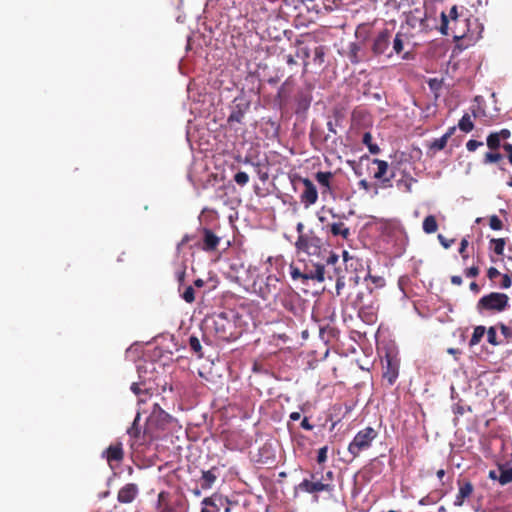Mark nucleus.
I'll return each mask as SVG.
<instances>
[{
  "instance_id": "f257e3e1",
  "label": "nucleus",
  "mask_w": 512,
  "mask_h": 512,
  "mask_svg": "<svg viewBox=\"0 0 512 512\" xmlns=\"http://www.w3.org/2000/svg\"><path fill=\"white\" fill-rule=\"evenodd\" d=\"M295 248L298 253H305L315 256L327 263V266H334L339 263V256L328 250L321 238L314 231L310 230L305 235L297 237Z\"/></svg>"
},
{
  "instance_id": "f03ea898",
  "label": "nucleus",
  "mask_w": 512,
  "mask_h": 512,
  "mask_svg": "<svg viewBox=\"0 0 512 512\" xmlns=\"http://www.w3.org/2000/svg\"><path fill=\"white\" fill-rule=\"evenodd\" d=\"M174 422L175 419L155 403L147 419L145 433L151 438H159L160 433L168 430Z\"/></svg>"
},
{
  "instance_id": "7ed1b4c3",
  "label": "nucleus",
  "mask_w": 512,
  "mask_h": 512,
  "mask_svg": "<svg viewBox=\"0 0 512 512\" xmlns=\"http://www.w3.org/2000/svg\"><path fill=\"white\" fill-rule=\"evenodd\" d=\"M509 296L505 293L490 292L482 296L477 304L478 313H501L509 308Z\"/></svg>"
},
{
  "instance_id": "20e7f679",
  "label": "nucleus",
  "mask_w": 512,
  "mask_h": 512,
  "mask_svg": "<svg viewBox=\"0 0 512 512\" xmlns=\"http://www.w3.org/2000/svg\"><path fill=\"white\" fill-rule=\"evenodd\" d=\"M333 478L334 473L331 470L327 471L325 475H322L320 479L318 478L317 472L312 473L311 480L304 479L299 483L298 489L309 494L318 492L331 493L334 491Z\"/></svg>"
},
{
  "instance_id": "39448f33",
  "label": "nucleus",
  "mask_w": 512,
  "mask_h": 512,
  "mask_svg": "<svg viewBox=\"0 0 512 512\" xmlns=\"http://www.w3.org/2000/svg\"><path fill=\"white\" fill-rule=\"evenodd\" d=\"M471 20H462L450 23L445 12L441 13L440 32L443 35H452L454 39L460 40L464 38L472 39L474 33L470 30Z\"/></svg>"
},
{
  "instance_id": "423d86ee",
  "label": "nucleus",
  "mask_w": 512,
  "mask_h": 512,
  "mask_svg": "<svg viewBox=\"0 0 512 512\" xmlns=\"http://www.w3.org/2000/svg\"><path fill=\"white\" fill-rule=\"evenodd\" d=\"M377 436L378 432L370 426L358 431L348 445V453L352 458H357L361 452L368 450L372 446V442Z\"/></svg>"
},
{
  "instance_id": "0eeeda50",
  "label": "nucleus",
  "mask_w": 512,
  "mask_h": 512,
  "mask_svg": "<svg viewBox=\"0 0 512 512\" xmlns=\"http://www.w3.org/2000/svg\"><path fill=\"white\" fill-rule=\"evenodd\" d=\"M211 319L218 339L232 341L237 338L235 323L227 317L226 313L215 314Z\"/></svg>"
},
{
  "instance_id": "6e6552de",
  "label": "nucleus",
  "mask_w": 512,
  "mask_h": 512,
  "mask_svg": "<svg viewBox=\"0 0 512 512\" xmlns=\"http://www.w3.org/2000/svg\"><path fill=\"white\" fill-rule=\"evenodd\" d=\"M363 298L364 294L358 293L356 299L353 301V306L357 309L358 316L363 322L366 324H374L377 320L378 307L373 302L365 304Z\"/></svg>"
},
{
  "instance_id": "1a4fd4ad",
  "label": "nucleus",
  "mask_w": 512,
  "mask_h": 512,
  "mask_svg": "<svg viewBox=\"0 0 512 512\" xmlns=\"http://www.w3.org/2000/svg\"><path fill=\"white\" fill-rule=\"evenodd\" d=\"M303 283H306L308 280H313L317 282H323L327 276L328 279L332 280L333 276L331 275L330 266H327L326 262L317 261L309 267L305 266L303 270Z\"/></svg>"
},
{
  "instance_id": "9d476101",
  "label": "nucleus",
  "mask_w": 512,
  "mask_h": 512,
  "mask_svg": "<svg viewBox=\"0 0 512 512\" xmlns=\"http://www.w3.org/2000/svg\"><path fill=\"white\" fill-rule=\"evenodd\" d=\"M202 504L204 507L201 509V512H219L222 507L225 512H230V501L228 498L217 493L204 498Z\"/></svg>"
},
{
  "instance_id": "9b49d317",
  "label": "nucleus",
  "mask_w": 512,
  "mask_h": 512,
  "mask_svg": "<svg viewBox=\"0 0 512 512\" xmlns=\"http://www.w3.org/2000/svg\"><path fill=\"white\" fill-rule=\"evenodd\" d=\"M385 361L386 364L383 367L382 377L383 380L386 381L387 385L392 386L399 375V361L389 354L386 355Z\"/></svg>"
},
{
  "instance_id": "f8f14e48",
  "label": "nucleus",
  "mask_w": 512,
  "mask_h": 512,
  "mask_svg": "<svg viewBox=\"0 0 512 512\" xmlns=\"http://www.w3.org/2000/svg\"><path fill=\"white\" fill-rule=\"evenodd\" d=\"M302 184L304 189L300 195V200L305 205V207H309L317 202L318 192L316 186L310 179L303 178Z\"/></svg>"
},
{
  "instance_id": "ddd939ff",
  "label": "nucleus",
  "mask_w": 512,
  "mask_h": 512,
  "mask_svg": "<svg viewBox=\"0 0 512 512\" xmlns=\"http://www.w3.org/2000/svg\"><path fill=\"white\" fill-rule=\"evenodd\" d=\"M221 238L217 236L211 229H202V243L199 248L205 252H213L217 250L220 244Z\"/></svg>"
},
{
  "instance_id": "4468645a",
  "label": "nucleus",
  "mask_w": 512,
  "mask_h": 512,
  "mask_svg": "<svg viewBox=\"0 0 512 512\" xmlns=\"http://www.w3.org/2000/svg\"><path fill=\"white\" fill-rule=\"evenodd\" d=\"M391 41V32L388 29L380 31L373 40L372 51L375 55L384 54Z\"/></svg>"
},
{
  "instance_id": "2eb2a0df",
  "label": "nucleus",
  "mask_w": 512,
  "mask_h": 512,
  "mask_svg": "<svg viewBox=\"0 0 512 512\" xmlns=\"http://www.w3.org/2000/svg\"><path fill=\"white\" fill-rule=\"evenodd\" d=\"M249 107V102H244L242 100L237 102V99H235L231 113L227 119L228 124L232 126L234 123H242L246 112L249 110Z\"/></svg>"
},
{
  "instance_id": "dca6fc26",
  "label": "nucleus",
  "mask_w": 512,
  "mask_h": 512,
  "mask_svg": "<svg viewBox=\"0 0 512 512\" xmlns=\"http://www.w3.org/2000/svg\"><path fill=\"white\" fill-rule=\"evenodd\" d=\"M458 484V493L454 500V506L461 507L463 506L466 499H468L474 492V486L469 480H461L457 481Z\"/></svg>"
},
{
  "instance_id": "f3484780",
  "label": "nucleus",
  "mask_w": 512,
  "mask_h": 512,
  "mask_svg": "<svg viewBox=\"0 0 512 512\" xmlns=\"http://www.w3.org/2000/svg\"><path fill=\"white\" fill-rule=\"evenodd\" d=\"M103 456L106 458L109 466L113 468V463H120L124 458V451L121 442L111 444L104 452Z\"/></svg>"
},
{
  "instance_id": "a211bd4d",
  "label": "nucleus",
  "mask_w": 512,
  "mask_h": 512,
  "mask_svg": "<svg viewBox=\"0 0 512 512\" xmlns=\"http://www.w3.org/2000/svg\"><path fill=\"white\" fill-rule=\"evenodd\" d=\"M138 493V486L134 483H128L118 491L117 500L122 504H129L136 499Z\"/></svg>"
},
{
  "instance_id": "6ab92c4d",
  "label": "nucleus",
  "mask_w": 512,
  "mask_h": 512,
  "mask_svg": "<svg viewBox=\"0 0 512 512\" xmlns=\"http://www.w3.org/2000/svg\"><path fill=\"white\" fill-rule=\"evenodd\" d=\"M374 164L377 165L378 169L374 174V178L377 180H381L383 187H390L391 186V177H385L389 165L386 161L381 159H373L372 161Z\"/></svg>"
},
{
  "instance_id": "aec40b11",
  "label": "nucleus",
  "mask_w": 512,
  "mask_h": 512,
  "mask_svg": "<svg viewBox=\"0 0 512 512\" xmlns=\"http://www.w3.org/2000/svg\"><path fill=\"white\" fill-rule=\"evenodd\" d=\"M325 229L335 237L341 236L343 239H348L350 236V229L343 222L327 224Z\"/></svg>"
},
{
  "instance_id": "412c9836",
  "label": "nucleus",
  "mask_w": 512,
  "mask_h": 512,
  "mask_svg": "<svg viewBox=\"0 0 512 512\" xmlns=\"http://www.w3.org/2000/svg\"><path fill=\"white\" fill-rule=\"evenodd\" d=\"M334 177V174L330 171L322 172L319 171L315 174L316 181L320 184L321 187L324 188L323 193L331 191V180Z\"/></svg>"
},
{
  "instance_id": "4be33fe9",
  "label": "nucleus",
  "mask_w": 512,
  "mask_h": 512,
  "mask_svg": "<svg viewBox=\"0 0 512 512\" xmlns=\"http://www.w3.org/2000/svg\"><path fill=\"white\" fill-rule=\"evenodd\" d=\"M216 470L217 469L215 467H213L210 470L202 471V476H201L202 489H209L212 487V485L214 484V482L217 479V475L215 474Z\"/></svg>"
},
{
  "instance_id": "5701e85b",
  "label": "nucleus",
  "mask_w": 512,
  "mask_h": 512,
  "mask_svg": "<svg viewBox=\"0 0 512 512\" xmlns=\"http://www.w3.org/2000/svg\"><path fill=\"white\" fill-rule=\"evenodd\" d=\"M455 130V127H450L442 137L434 139L430 147L435 150L444 149L447 145L449 138L454 134Z\"/></svg>"
},
{
  "instance_id": "b1692460",
  "label": "nucleus",
  "mask_w": 512,
  "mask_h": 512,
  "mask_svg": "<svg viewBox=\"0 0 512 512\" xmlns=\"http://www.w3.org/2000/svg\"><path fill=\"white\" fill-rule=\"evenodd\" d=\"M498 470L500 472L498 482L501 485H507L512 482V467H507L505 464H498Z\"/></svg>"
},
{
  "instance_id": "393cba45",
  "label": "nucleus",
  "mask_w": 512,
  "mask_h": 512,
  "mask_svg": "<svg viewBox=\"0 0 512 512\" xmlns=\"http://www.w3.org/2000/svg\"><path fill=\"white\" fill-rule=\"evenodd\" d=\"M330 271H331V275L333 276V279L335 278V280H336V287H335L336 294L340 295L341 290L345 286L344 276L340 275V270L338 267H336V265L330 266Z\"/></svg>"
},
{
  "instance_id": "a878e982",
  "label": "nucleus",
  "mask_w": 512,
  "mask_h": 512,
  "mask_svg": "<svg viewBox=\"0 0 512 512\" xmlns=\"http://www.w3.org/2000/svg\"><path fill=\"white\" fill-rule=\"evenodd\" d=\"M422 227H423V231L427 234L435 233L438 229V224H437L435 216L428 215L427 217H425L423 220Z\"/></svg>"
},
{
  "instance_id": "bb28decb",
  "label": "nucleus",
  "mask_w": 512,
  "mask_h": 512,
  "mask_svg": "<svg viewBox=\"0 0 512 512\" xmlns=\"http://www.w3.org/2000/svg\"><path fill=\"white\" fill-rule=\"evenodd\" d=\"M485 333H486L485 326H482V325L476 326L474 328L472 336L469 340V345L472 347V346L479 344L481 342L483 336L485 335Z\"/></svg>"
},
{
  "instance_id": "cd10ccee",
  "label": "nucleus",
  "mask_w": 512,
  "mask_h": 512,
  "mask_svg": "<svg viewBox=\"0 0 512 512\" xmlns=\"http://www.w3.org/2000/svg\"><path fill=\"white\" fill-rule=\"evenodd\" d=\"M487 334V341L492 346H499L503 344L502 340H499L497 337V325L491 326L488 329H486Z\"/></svg>"
},
{
  "instance_id": "c85d7f7f",
  "label": "nucleus",
  "mask_w": 512,
  "mask_h": 512,
  "mask_svg": "<svg viewBox=\"0 0 512 512\" xmlns=\"http://www.w3.org/2000/svg\"><path fill=\"white\" fill-rule=\"evenodd\" d=\"M458 127L463 132H470L474 128V124L471 120V117L469 114H464L462 118L459 120Z\"/></svg>"
},
{
  "instance_id": "c756f323",
  "label": "nucleus",
  "mask_w": 512,
  "mask_h": 512,
  "mask_svg": "<svg viewBox=\"0 0 512 512\" xmlns=\"http://www.w3.org/2000/svg\"><path fill=\"white\" fill-rule=\"evenodd\" d=\"M486 143L489 149L498 150L501 147V139L497 132H492L487 136Z\"/></svg>"
},
{
  "instance_id": "7c9ffc66",
  "label": "nucleus",
  "mask_w": 512,
  "mask_h": 512,
  "mask_svg": "<svg viewBox=\"0 0 512 512\" xmlns=\"http://www.w3.org/2000/svg\"><path fill=\"white\" fill-rule=\"evenodd\" d=\"M325 56H326L325 46H322V45L317 46L314 49V57H313L314 64H316L318 66H322L325 62Z\"/></svg>"
},
{
  "instance_id": "2f4dec72",
  "label": "nucleus",
  "mask_w": 512,
  "mask_h": 512,
  "mask_svg": "<svg viewBox=\"0 0 512 512\" xmlns=\"http://www.w3.org/2000/svg\"><path fill=\"white\" fill-rule=\"evenodd\" d=\"M491 247L495 254L501 256L504 254L505 239L504 238H493L490 240Z\"/></svg>"
},
{
  "instance_id": "473e14b6",
  "label": "nucleus",
  "mask_w": 512,
  "mask_h": 512,
  "mask_svg": "<svg viewBox=\"0 0 512 512\" xmlns=\"http://www.w3.org/2000/svg\"><path fill=\"white\" fill-rule=\"evenodd\" d=\"M189 347L199 358L203 356L202 346L198 337L194 335L189 337Z\"/></svg>"
},
{
  "instance_id": "72a5a7b5",
  "label": "nucleus",
  "mask_w": 512,
  "mask_h": 512,
  "mask_svg": "<svg viewBox=\"0 0 512 512\" xmlns=\"http://www.w3.org/2000/svg\"><path fill=\"white\" fill-rule=\"evenodd\" d=\"M169 498H170L169 492L161 491L158 494L157 510H160L161 508H164L165 506L170 507L171 504H170Z\"/></svg>"
},
{
  "instance_id": "f704fd0d",
  "label": "nucleus",
  "mask_w": 512,
  "mask_h": 512,
  "mask_svg": "<svg viewBox=\"0 0 512 512\" xmlns=\"http://www.w3.org/2000/svg\"><path fill=\"white\" fill-rule=\"evenodd\" d=\"M404 47V34L398 32L393 39V51L400 54Z\"/></svg>"
},
{
  "instance_id": "c9c22d12",
  "label": "nucleus",
  "mask_w": 512,
  "mask_h": 512,
  "mask_svg": "<svg viewBox=\"0 0 512 512\" xmlns=\"http://www.w3.org/2000/svg\"><path fill=\"white\" fill-rule=\"evenodd\" d=\"M416 182V179H414L411 176H406L405 178H402L397 181V186L399 188H404L406 192H411L412 190V184Z\"/></svg>"
},
{
  "instance_id": "e433bc0d",
  "label": "nucleus",
  "mask_w": 512,
  "mask_h": 512,
  "mask_svg": "<svg viewBox=\"0 0 512 512\" xmlns=\"http://www.w3.org/2000/svg\"><path fill=\"white\" fill-rule=\"evenodd\" d=\"M502 159H503V156L499 152H487L484 155L483 162L485 164L497 163V162L501 161Z\"/></svg>"
},
{
  "instance_id": "4c0bfd02",
  "label": "nucleus",
  "mask_w": 512,
  "mask_h": 512,
  "mask_svg": "<svg viewBox=\"0 0 512 512\" xmlns=\"http://www.w3.org/2000/svg\"><path fill=\"white\" fill-rule=\"evenodd\" d=\"M139 414L136 416L135 420L132 423V426L127 430L128 435L131 438L137 439L141 434V429L138 425Z\"/></svg>"
},
{
  "instance_id": "58836bf2",
  "label": "nucleus",
  "mask_w": 512,
  "mask_h": 512,
  "mask_svg": "<svg viewBox=\"0 0 512 512\" xmlns=\"http://www.w3.org/2000/svg\"><path fill=\"white\" fill-rule=\"evenodd\" d=\"M360 51V47L356 43H352L349 49V59L353 64H357L360 62V58L358 57V53Z\"/></svg>"
},
{
  "instance_id": "ea45409f",
  "label": "nucleus",
  "mask_w": 512,
  "mask_h": 512,
  "mask_svg": "<svg viewBox=\"0 0 512 512\" xmlns=\"http://www.w3.org/2000/svg\"><path fill=\"white\" fill-rule=\"evenodd\" d=\"M497 328L500 329L501 334L503 335L506 342H509L512 339V329L509 326L500 322L497 324Z\"/></svg>"
},
{
  "instance_id": "a19ab883",
  "label": "nucleus",
  "mask_w": 512,
  "mask_h": 512,
  "mask_svg": "<svg viewBox=\"0 0 512 512\" xmlns=\"http://www.w3.org/2000/svg\"><path fill=\"white\" fill-rule=\"evenodd\" d=\"M234 181L240 186H245L249 182V175L246 172L239 171L234 175Z\"/></svg>"
},
{
  "instance_id": "79ce46f5",
  "label": "nucleus",
  "mask_w": 512,
  "mask_h": 512,
  "mask_svg": "<svg viewBox=\"0 0 512 512\" xmlns=\"http://www.w3.org/2000/svg\"><path fill=\"white\" fill-rule=\"evenodd\" d=\"M489 226L492 230L498 231L503 228V223L497 215H492L489 218Z\"/></svg>"
},
{
  "instance_id": "37998d69",
  "label": "nucleus",
  "mask_w": 512,
  "mask_h": 512,
  "mask_svg": "<svg viewBox=\"0 0 512 512\" xmlns=\"http://www.w3.org/2000/svg\"><path fill=\"white\" fill-rule=\"evenodd\" d=\"M182 298L187 302V303H192L194 302L195 300V291H194V288L192 286H187L185 288V290L183 291L182 293Z\"/></svg>"
},
{
  "instance_id": "c03bdc74",
  "label": "nucleus",
  "mask_w": 512,
  "mask_h": 512,
  "mask_svg": "<svg viewBox=\"0 0 512 512\" xmlns=\"http://www.w3.org/2000/svg\"><path fill=\"white\" fill-rule=\"evenodd\" d=\"M448 16V19L450 21V23H453V22H456V21H462V20H467L468 18H461L458 16V9H457V6L454 5L451 7L450 11H449V14H446Z\"/></svg>"
},
{
  "instance_id": "a18cd8bd",
  "label": "nucleus",
  "mask_w": 512,
  "mask_h": 512,
  "mask_svg": "<svg viewBox=\"0 0 512 512\" xmlns=\"http://www.w3.org/2000/svg\"><path fill=\"white\" fill-rule=\"evenodd\" d=\"M290 270H291V271H290V275H291V278H292L293 280H298V279H300V280L303 282V276H304V274H303V271H302L299 267L294 266V265H291V266H290Z\"/></svg>"
},
{
  "instance_id": "49530a36",
  "label": "nucleus",
  "mask_w": 512,
  "mask_h": 512,
  "mask_svg": "<svg viewBox=\"0 0 512 512\" xmlns=\"http://www.w3.org/2000/svg\"><path fill=\"white\" fill-rule=\"evenodd\" d=\"M327 453H328V446H323L318 450L317 453V462L318 464H323L327 461Z\"/></svg>"
},
{
  "instance_id": "de8ad7c7",
  "label": "nucleus",
  "mask_w": 512,
  "mask_h": 512,
  "mask_svg": "<svg viewBox=\"0 0 512 512\" xmlns=\"http://www.w3.org/2000/svg\"><path fill=\"white\" fill-rule=\"evenodd\" d=\"M468 245H469L468 239L463 238L460 243L459 253L464 260L468 259V257H469V255L467 254V251H466Z\"/></svg>"
},
{
  "instance_id": "09e8293b",
  "label": "nucleus",
  "mask_w": 512,
  "mask_h": 512,
  "mask_svg": "<svg viewBox=\"0 0 512 512\" xmlns=\"http://www.w3.org/2000/svg\"><path fill=\"white\" fill-rule=\"evenodd\" d=\"M483 145V142L481 141H477V140H474V139H471L469 140L467 143H466V148L468 151L470 152H474L476 151L479 147H481Z\"/></svg>"
},
{
  "instance_id": "8fccbe9b",
  "label": "nucleus",
  "mask_w": 512,
  "mask_h": 512,
  "mask_svg": "<svg viewBox=\"0 0 512 512\" xmlns=\"http://www.w3.org/2000/svg\"><path fill=\"white\" fill-rule=\"evenodd\" d=\"M511 285H512V276H510L508 274H503L502 280L500 283V287L503 289H508L511 287Z\"/></svg>"
},
{
  "instance_id": "3c124183",
  "label": "nucleus",
  "mask_w": 512,
  "mask_h": 512,
  "mask_svg": "<svg viewBox=\"0 0 512 512\" xmlns=\"http://www.w3.org/2000/svg\"><path fill=\"white\" fill-rule=\"evenodd\" d=\"M466 411H471L470 406H468L467 408H465V407H464L462 404H460V403H457V404H455V405L453 406V412H454V414H456V415H460V416H462V415H464V413H465Z\"/></svg>"
},
{
  "instance_id": "603ef678",
  "label": "nucleus",
  "mask_w": 512,
  "mask_h": 512,
  "mask_svg": "<svg viewBox=\"0 0 512 512\" xmlns=\"http://www.w3.org/2000/svg\"><path fill=\"white\" fill-rule=\"evenodd\" d=\"M479 268L477 266H471L470 268L465 269L464 274L466 277L474 278L479 275Z\"/></svg>"
},
{
  "instance_id": "864d4df0",
  "label": "nucleus",
  "mask_w": 512,
  "mask_h": 512,
  "mask_svg": "<svg viewBox=\"0 0 512 512\" xmlns=\"http://www.w3.org/2000/svg\"><path fill=\"white\" fill-rule=\"evenodd\" d=\"M438 500L439 498H434L432 495H427L419 501V504L423 506L430 505L436 503Z\"/></svg>"
},
{
  "instance_id": "5fc2aeb1",
  "label": "nucleus",
  "mask_w": 512,
  "mask_h": 512,
  "mask_svg": "<svg viewBox=\"0 0 512 512\" xmlns=\"http://www.w3.org/2000/svg\"><path fill=\"white\" fill-rule=\"evenodd\" d=\"M301 53H302V57L304 59V63H303V73H306L307 72V66H308V61L307 59L310 57V50L308 48H302L301 49Z\"/></svg>"
},
{
  "instance_id": "6e6d98bb",
  "label": "nucleus",
  "mask_w": 512,
  "mask_h": 512,
  "mask_svg": "<svg viewBox=\"0 0 512 512\" xmlns=\"http://www.w3.org/2000/svg\"><path fill=\"white\" fill-rule=\"evenodd\" d=\"M438 240L445 249L450 248L451 245L454 243V239L448 240L442 234L438 235Z\"/></svg>"
},
{
  "instance_id": "4d7b16f0",
  "label": "nucleus",
  "mask_w": 512,
  "mask_h": 512,
  "mask_svg": "<svg viewBox=\"0 0 512 512\" xmlns=\"http://www.w3.org/2000/svg\"><path fill=\"white\" fill-rule=\"evenodd\" d=\"M501 273L498 271L497 268L495 267H490L488 270H487V277L490 279V280H493L495 279L496 277L500 276Z\"/></svg>"
},
{
  "instance_id": "13d9d810",
  "label": "nucleus",
  "mask_w": 512,
  "mask_h": 512,
  "mask_svg": "<svg viewBox=\"0 0 512 512\" xmlns=\"http://www.w3.org/2000/svg\"><path fill=\"white\" fill-rule=\"evenodd\" d=\"M502 147H503L504 151L507 152V154H508L507 155L508 156V161L512 165V144L505 142L502 145Z\"/></svg>"
},
{
  "instance_id": "bf43d9fd",
  "label": "nucleus",
  "mask_w": 512,
  "mask_h": 512,
  "mask_svg": "<svg viewBox=\"0 0 512 512\" xmlns=\"http://www.w3.org/2000/svg\"><path fill=\"white\" fill-rule=\"evenodd\" d=\"M497 134L499 135L501 140H506V139L510 138L511 131L509 129L504 128V129H501L500 131H498Z\"/></svg>"
},
{
  "instance_id": "052dcab7",
  "label": "nucleus",
  "mask_w": 512,
  "mask_h": 512,
  "mask_svg": "<svg viewBox=\"0 0 512 512\" xmlns=\"http://www.w3.org/2000/svg\"><path fill=\"white\" fill-rule=\"evenodd\" d=\"M372 135L370 132H365L364 135H363V138H362V142L364 145H366L367 147H369V145H371L373 142H372Z\"/></svg>"
},
{
  "instance_id": "680f3d73",
  "label": "nucleus",
  "mask_w": 512,
  "mask_h": 512,
  "mask_svg": "<svg viewBox=\"0 0 512 512\" xmlns=\"http://www.w3.org/2000/svg\"><path fill=\"white\" fill-rule=\"evenodd\" d=\"M300 426H301V428H303L304 430H307V431H311L314 428V426L312 424H310V422L308 421L307 417H304L302 419Z\"/></svg>"
},
{
  "instance_id": "e2e57ef3",
  "label": "nucleus",
  "mask_w": 512,
  "mask_h": 512,
  "mask_svg": "<svg viewBox=\"0 0 512 512\" xmlns=\"http://www.w3.org/2000/svg\"><path fill=\"white\" fill-rule=\"evenodd\" d=\"M358 186L366 191L371 187L370 183L366 179H362L358 182Z\"/></svg>"
},
{
  "instance_id": "0e129e2a",
  "label": "nucleus",
  "mask_w": 512,
  "mask_h": 512,
  "mask_svg": "<svg viewBox=\"0 0 512 512\" xmlns=\"http://www.w3.org/2000/svg\"><path fill=\"white\" fill-rule=\"evenodd\" d=\"M367 148L371 154H379L380 153V148L377 144L372 143Z\"/></svg>"
},
{
  "instance_id": "69168bd1",
  "label": "nucleus",
  "mask_w": 512,
  "mask_h": 512,
  "mask_svg": "<svg viewBox=\"0 0 512 512\" xmlns=\"http://www.w3.org/2000/svg\"><path fill=\"white\" fill-rule=\"evenodd\" d=\"M327 129L330 133H333L335 135L337 134L336 123H334L333 121L327 122Z\"/></svg>"
},
{
  "instance_id": "338daca9",
  "label": "nucleus",
  "mask_w": 512,
  "mask_h": 512,
  "mask_svg": "<svg viewBox=\"0 0 512 512\" xmlns=\"http://www.w3.org/2000/svg\"><path fill=\"white\" fill-rule=\"evenodd\" d=\"M451 283L457 286H460L462 284V278L458 275H453L451 277Z\"/></svg>"
},
{
  "instance_id": "774afa93",
  "label": "nucleus",
  "mask_w": 512,
  "mask_h": 512,
  "mask_svg": "<svg viewBox=\"0 0 512 512\" xmlns=\"http://www.w3.org/2000/svg\"><path fill=\"white\" fill-rule=\"evenodd\" d=\"M176 276H177L179 283L180 284L183 283L184 278H185V269L178 270L176 272Z\"/></svg>"
}]
</instances>
